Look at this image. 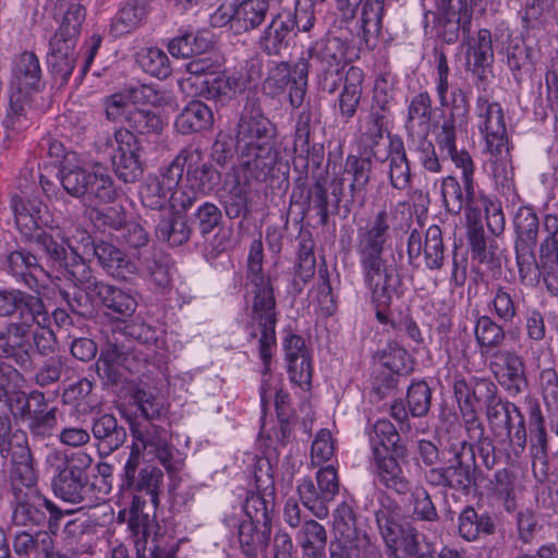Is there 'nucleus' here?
<instances>
[{
    "label": "nucleus",
    "mask_w": 558,
    "mask_h": 558,
    "mask_svg": "<svg viewBox=\"0 0 558 558\" xmlns=\"http://www.w3.org/2000/svg\"><path fill=\"white\" fill-rule=\"evenodd\" d=\"M424 252L426 267L430 270L440 269L444 265L445 245L441 229L433 225L425 232L424 242L421 233L414 229L409 233L407 240L408 262L411 266L417 267V259Z\"/></svg>",
    "instance_id": "nucleus-16"
},
{
    "label": "nucleus",
    "mask_w": 558,
    "mask_h": 558,
    "mask_svg": "<svg viewBox=\"0 0 558 558\" xmlns=\"http://www.w3.org/2000/svg\"><path fill=\"white\" fill-rule=\"evenodd\" d=\"M468 242L474 260L480 264H495L497 262L495 246L493 243L487 244L484 228L480 221L469 222Z\"/></svg>",
    "instance_id": "nucleus-56"
},
{
    "label": "nucleus",
    "mask_w": 558,
    "mask_h": 558,
    "mask_svg": "<svg viewBox=\"0 0 558 558\" xmlns=\"http://www.w3.org/2000/svg\"><path fill=\"white\" fill-rule=\"evenodd\" d=\"M135 547L137 558H177L178 544L175 541L166 534L150 535L147 526L143 529Z\"/></svg>",
    "instance_id": "nucleus-42"
},
{
    "label": "nucleus",
    "mask_w": 558,
    "mask_h": 558,
    "mask_svg": "<svg viewBox=\"0 0 558 558\" xmlns=\"http://www.w3.org/2000/svg\"><path fill=\"white\" fill-rule=\"evenodd\" d=\"M389 149V155L383 157L389 161V182L393 189L403 191L410 186L412 174L402 140L390 138Z\"/></svg>",
    "instance_id": "nucleus-40"
},
{
    "label": "nucleus",
    "mask_w": 558,
    "mask_h": 558,
    "mask_svg": "<svg viewBox=\"0 0 558 558\" xmlns=\"http://www.w3.org/2000/svg\"><path fill=\"white\" fill-rule=\"evenodd\" d=\"M464 44L466 45V70L472 72L478 81H486L494 62L490 31L481 28L476 37H464Z\"/></svg>",
    "instance_id": "nucleus-24"
},
{
    "label": "nucleus",
    "mask_w": 558,
    "mask_h": 558,
    "mask_svg": "<svg viewBox=\"0 0 558 558\" xmlns=\"http://www.w3.org/2000/svg\"><path fill=\"white\" fill-rule=\"evenodd\" d=\"M440 193L444 207L451 215H459L464 207L475 202V182H472V194L461 185L457 178L448 175L441 180Z\"/></svg>",
    "instance_id": "nucleus-47"
},
{
    "label": "nucleus",
    "mask_w": 558,
    "mask_h": 558,
    "mask_svg": "<svg viewBox=\"0 0 558 558\" xmlns=\"http://www.w3.org/2000/svg\"><path fill=\"white\" fill-rule=\"evenodd\" d=\"M361 11V32L366 45L376 39L383 26L385 0H363Z\"/></svg>",
    "instance_id": "nucleus-55"
},
{
    "label": "nucleus",
    "mask_w": 558,
    "mask_h": 558,
    "mask_svg": "<svg viewBox=\"0 0 558 558\" xmlns=\"http://www.w3.org/2000/svg\"><path fill=\"white\" fill-rule=\"evenodd\" d=\"M359 262L371 302L385 305L388 298L399 293L402 280L395 263H388L385 256L361 258Z\"/></svg>",
    "instance_id": "nucleus-8"
},
{
    "label": "nucleus",
    "mask_w": 558,
    "mask_h": 558,
    "mask_svg": "<svg viewBox=\"0 0 558 558\" xmlns=\"http://www.w3.org/2000/svg\"><path fill=\"white\" fill-rule=\"evenodd\" d=\"M17 189L22 195H14L11 206L14 211L15 223L26 240H33L35 232V205L29 198L34 191L33 169L25 168L17 179Z\"/></svg>",
    "instance_id": "nucleus-22"
},
{
    "label": "nucleus",
    "mask_w": 558,
    "mask_h": 558,
    "mask_svg": "<svg viewBox=\"0 0 558 558\" xmlns=\"http://www.w3.org/2000/svg\"><path fill=\"white\" fill-rule=\"evenodd\" d=\"M92 433L94 438L99 440L108 452L119 449L126 440L125 428L119 425L117 418L111 414L95 417Z\"/></svg>",
    "instance_id": "nucleus-48"
},
{
    "label": "nucleus",
    "mask_w": 558,
    "mask_h": 558,
    "mask_svg": "<svg viewBox=\"0 0 558 558\" xmlns=\"http://www.w3.org/2000/svg\"><path fill=\"white\" fill-rule=\"evenodd\" d=\"M502 54V61L511 72L514 81L521 83L523 76L527 74L532 68V49L518 39H512L511 36L508 35V41L504 48Z\"/></svg>",
    "instance_id": "nucleus-49"
},
{
    "label": "nucleus",
    "mask_w": 558,
    "mask_h": 558,
    "mask_svg": "<svg viewBox=\"0 0 558 558\" xmlns=\"http://www.w3.org/2000/svg\"><path fill=\"white\" fill-rule=\"evenodd\" d=\"M183 157L186 163V182L194 189L206 196L219 185L221 173L209 162L202 161L201 150L184 149Z\"/></svg>",
    "instance_id": "nucleus-26"
},
{
    "label": "nucleus",
    "mask_w": 558,
    "mask_h": 558,
    "mask_svg": "<svg viewBox=\"0 0 558 558\" xmlns=\"http://www.w3.org/2000/svg\"><path fill=\"white\" fill-rule=\"evenodd\" d=\"M489 153L488 166L496 189L506 197L515 196L514 171L508 148Z\"/></svg>",
    "instance_id": "nucleus-41"
},
{
    "label": "nucleus",
    "mask_w": 558,
    "mask_h": 558,
    "mask_svg": "<svg viewBox=\"0 0 558 558\" xmlns=\"http://www.w3.org/2000/svg\"><path fill=\"white\" fill-rule=\"evenodd\" d=\"M138 64L144 72L160 80L169 77L172 72L168 56L156 47L142 52L138 57Z\"/></svg>",
    "instance_id": "nucleus-63"
},
{
    "label": "nucleus",
    "mask_w": 558,
    "mask_h": 558,
    "mask_svg": "<svg viewBox=\"0 0 558 558\" xmlns=\"http://www.w3.org/2000/svg\"><path fill=\"white\" fill-rule=\"evenodd\" d=\"M51 266L58 265L60 267H64L70 278L75 282V287H85L92 291H96L98 287L104 282L98 280L94 274L90 266L86 263V260L77 255L76 253H71V256H68V252L65 251V259L61 263L50 262Z\"/></svg>",
    "instance_id": "nucleus-52"
},
{
    "label": "nucleus",
    "mask_w": 558,
    "mask_h": 558,
    "mask_svg": "<svg viewBox=\"0 0 558 558\" xmlns=\"http://www.w3.org/2000/svg\"><path fill=\"white\" fill-rule=\"evenodd\" d=\"M490 295L487 306L490 316L498 322L513 324L525 313L526 299L523 290L497 283L493 286Z\"/></svg>",
    "instance_id": "nucleus-20"
},
{
    "label": "nucleus",
    "mask_w": 558,
    "mask_h": 558,
    "mask_svg": "<svg viewBox=\"0 0 558 558\" xmlns=\"http://www.w3.org/2000/svg\"><path fill=\"white\" fill-rule=\"evenodd\" d=\"M93 254L102 269L111 277L128 280L136 271L135 264L120 248L109 242H93Z\"/></svg>",
    "instance_id": "nucleus-33"
},
{
    "label": "nucleus",
    "mask_w": 558,
    "mask_h": 558,
    "mask_svg": "<svg viewBox=\"0 0 558 558\" xmlns=\"http://www.w3.org/2000/svg\"><path fill=\"white\" fill-rule=\"evenodd\" d=\"M213 122L211 109L199 100H193L177 117L174 125L180 133L190 134L208 129Z\"/></svg>",
    "instance_id": "nucleus-44"
},
{
    "label": "nucleus",
    "mask_w": 558,
    "mask_h": 558,
    "mask_svg": "<svg viewBox=\"0 0 558 558\" xmlns=\"http://www.w3.org/2000/svg\"><path fill=\"white\" fill-rule=\"evenodd\" d=\"M37 499H40L43 501L44 508L48 511L49 517H46V513L41 512L39 513L37 511V526L43 524L47 525L48 531H37V548L41 547V550L47 554H53L51 551L52 549V539L50 534H57L59 526H60V520L63 517V512L49 499H47L44 496H40L37 493Z\"/></svg>",
    "instance_id": "nucleus-51"
},
{
    "label": "nucleus",
    "mask_w": 558,
    "mask_h": 558,
    "mask_svg": "<svg viewBox=\"0 0 558 558\" xmlns=\"http://www.w3.org/2000/svg\"><path fill=\"white\" fill-rule=\"evenodd\" d=\"M99 305L104 306L117 319L131 317L136 307L135 298L119 287L102 282L96 290Z\"/></svg>",
    "instance_id": "nucleus-38"
},
{
    "label": "nucleus",
    "mask_w": 558,
    "mask_h": 558,
    "mask_svg": "<svg viewBox=\"0 0 558 558\" xmlns=\"http://www.w3.org/2000/svg\"><path fill=\"white\" fill-rule=\"evenodd\" d=\"M47 262L61 263L65 259V247L58 227V219L44 203L37 205V256Z\"/></svg>",
    "instance_id": "nucleus-17"
},
{
    "label": "nucleus",
    "mask_w": 558,
    "mask_h": 558,
    "mask_svg": "<svg viewBox=\"0 0 558 558\" xmlns=\"http://www.w3.org/2000/svg\"><path fill=\"white\" fill-rule=\"evenodd\" d=\"M239 169L255 181L265 182L275 175L279 153L275 140H255L252 143L236 140Z\"/></svg>",
    "instance_id": "nucleus-9"
},
{
    "label": "nucleus",
    "mask_w": 558,
    "mask_h": 558,
    "mask_svg": "<svg viewBox=\"0 0 558 558\" xmlns=\"http://www.w3.org/2000/svg\"><path fill=\"white\" fill-rule=\"evenodd\" d=\"M289 89L288 99L293 108H300L307 90V65L304 57L293 65L286 61H270L267 65L263 92L270 98H277Z\"/></svg>",
    "instance_id": "nucleus-7"
},
{
    "label": "nucleus",
    "mask_w": 558,
    "mask_h": 558,
    "mask_svg": "<svg viewBox=\"0 0 558 558\" xmlns=\"http://www.w3.org/2000/svg\"><path fill=\"white\" fill-rule=\"evenodd\" d=\"M192 232L186 216L181 211L171 210L160 218L155 229L157 239L173 247L187 243Z\"/></svg>",
    "instance_id": "nucleus-37"
},
{
    "label": "nucleus",
    "mask_w": 558,
    "mask_h": 558,
    "mask_svg": "<svg viewBox=\"0 0 558 558\" xmlns=\"http://www.w3.org/2000/svg\"><path fill=\"white\" fill-rule=\"evenodd\" d=\"M268 9V0H242L234 5L231 27L238 32L254 29L264 22Z\"/></svg>",
    "instance_id": "nucleus-45"
},
{
    "label": "nucleus",
    "mask_w": 558,
    "mask_h": 558,
    "mask_svg": "<svg viewBox=\"0 0 558 558\" xmlns=\"http://www.w3.org/2000/svg\"><path fill=\"white\" fill-rule=\"evenodd\" d=\"M134 437L140 444L134 445L133 448L138 447L148 454H154L167 471L174 470L172 463L174 447L169 442V434L165 427L150 423L144 430L135 432Z\"/></svg>",
    "instance_id": "nucleus-27"
},
{
    "label": "nucleus",
    "mask_w": 558,
    "mask_h": 558,
    "mask_svg": "<svg viewBox=\"0 0 558 558\" xmlns=\"http://www.w3.org/2000/svg\"><path fill=\"white\" fill-rule=\"evenodd\" d=\"M371 172L372 162L369 158H357V156L351 155L347 158L343 177L331 180L330 193H328L326 187V180L320 178L307 190V194L304 197L305 183L302 181V178H299L291 194L290 203L298 204L303 201L306 204L303 215L315 210L319 217L320 225L326 226L329 220V213H339L345 181H349L350 189V198L344 204L345 211L349 213L354 205H357V207L364 206Z\"/></svg>",
    "instance_id": "nucleus-1"
},
{
    "label": "nucleus",
    "mask_w": 558,
    "mask_h": 558,
    "mask_svg": "<svg viewBox=\"0 0 558 558\" xmlns=\"http://www.w3.org/2000/svg\"><path fill=\"white\" fill-rule=\"evenodd\" d=\"M335 541L330 543V558H373L379 547L367 532L357 526L353 507L342 501L333 511Z\"/></svg>",
    "instance_id": "nucleus-4"
},
{
    "label": "nucleus",
    "mask_w": 558,
    "mask_h": 558,
    "mask_svg": "<svg viewBox=\"0 0 558 558\" xmlns=\"http://www.w3.org/2000/svg\"><path fill=\"white\" fill-rule=\"evenodd\" d=\"M114 141L117 148L110 153L111 163L116 175L125 183L140 180L144 173V167L140 158L141 144L132 133L124 130H116Z\"/></svg>",
    "instance_id": "nucleus-13"
},
{
    "label": "nucleus",
    "mask_w": 558,
    "mask_h": 558,
    "mask_svg": "<svg viewBox=\"0 0 558 558\" xmlns=\"http://www.w3.org/2000/svg\"><path fill=\"white\" fill-rule=\"evenodd\" d=\"M527 415L531 454L534 458L545 457L547 454L548 441L545 428V418L542 414L538 402L530 403Z\"/></svg>",
    "instance_id": "nucleus-54"
},
{
    "label": "nucleus",
    "mask_w": 558,
    "mask_h": 558,
    "mask_svg": "<svg viewBox=\"0 0 558 558\" xmlns=\"http://www.w3.org/2000/svg\"><path fill=\"white\" fill-rule=\"evenodd\" d=\"M380 364L393 375L407 374L412 369V359L408 351L397 342H389L377 353Z\"/></svg>",
    "instance_id": "nucleus-62"
},
{
    "label": "nucleus",
    "mask_w": 558,
    "mask_h": 558,
    "mask_svg": "<svg viewBox=\"0 0 558 558\" xmlns=\"http://www.w3.org/2000/svg\"><path fill=\"white\" fill-rule=\"evenodd\" d=\"M76 44V39L58 36H52L49 41L47 65L54 78L59 80L61 84L68 82L74 70L77 58Z\"/></svg>",
    "instance_id": "nucleus-28"
},
{
    "label": "nucleus",
    "mask_w": 558,
    "mask_h": 558,
    "mask_svg": "<svg viewBox=\"0 0 558 558\" xmlns=\"http://www.w3.org/2000/svg\"><path fill=\"white\" fill-rule=\"evenodd\" d=\"M58 173L63 189L74 197L86 195L90 171L78 166H62Z\"/></svg>",
    "instance_id": "nucleus-64"
},
{
    "label": "nucleus",
    "mask_w": 558,
    "mask_h": 558,
    "mask_svg": "<svg viewBox=\"0 0 558 558\" xmlns=\"http://www.w3.org/2000/svg\"><path fill=\"white\" fill-rule=\"evenodd\" d=\"M251 180L254 179L246 173H244L242 180L241 170L235 166L226 172L220 205L229 219H246L250 216L252 203Z\"/></svg>",
    "instance_id": "nucleus-14"
},
{
    "label": "nucleus",
    "mask_w": 558,
    "mask_h": 558,
    "mask_svg": "<svg viewBox=\"0 0 558 558\" xmlns=\"http://www.w3.org/2000/svg\"><path fill=\"white\" fill-rule=\"evenodd\" d=\"M62 360L59 354H51L46 357H37V386L47 388L37 390V403L57 402L60 395V377Z\"/></svg>",
    "instance_id": "nucleus-31"
},
{
    "label": "nucleus",
    "mask_w": 558,
    "mask_h": 558,
    "mask_svg": "<svg viewBox=\"0 0 558 558\" xmlns=\"http://www.w3.org/2000/svg\"><path fill=\"white\" fill-rule=\"evenodd\" d=\"M450 451L453 457L449 464L426 471L425 481L434 487L469 495L476 486L477 464L474 446L463 440L452 445Z\"/></svg>",
    "instance_id": "nucleus-5"
},
{
    "label": "nucleus",
    "mask_w": 558,
    "mask_h": 558,
    "mask_svg": "<svg viewBox=\"0 0 558 558\" xmlns=\"http://www.w3.org/2000/svg\"><path fill=\"white\" fill-rule=\"evenodd\" d=\"M283 350L290 379L298 385L310 383L312 365L304 339L292 333L287 336L283 340Z\"/></svg>",
    "instance_id": "nucleus-32"
},
{
    "label": "nucleus",
    "mask_w": 558,
    "mask_h": 558,
    "mask_svg": "<svg viewBox=\"0 0 558 558\" xmlns=\"http://www.w3.org/2000/svg\"><path fill=\"white\" fill-rule=\"evenodd\" d=\"M268 497L269 498H266L258 493H250L243 507L247 520H244L243 522L271 525V514L275 504L271 495Z\"/></svg>",
    "instance_id": "nucleus-60"
},
{
    "label": "nucleus",
    "mask_w": 558,
    "mask_h": 558,
    "mask_svg": "<svg viewBox=\"0 0 558 558\" xmlns=\"http://www.w3.org/2000/svg\"><path fill=\"white\" fill-rule=\"evenodd\" d=\"M547 210L544 228L548 236L541 244V260L547 289L558 294V201L547 205Z\"/></svg>",
    "instance_id": "nucleus-19"
},
{
    "label": "nucleus",
    "mask_w": 558,
    "mask_h": 558,
    "mask_svg": "<svg viewBox=\"0 0 558 558\" xmlns=\"http://www.w3.org/2000/svg\"><path fill=\"white\" fill-rule=\"evenodd\" d=\"M368 435L372 446V454H375V449H378V451H386L398 457H405L407 447L401 442L397 428L389 420H378L373 425Z\"/></svg>",
    "instance_id": "nucleus-43"
},
{
    "label": "nucleus",
    "mask_w": 558,
    "mask_h": 558,
    "mask_svg": "<svg viewBox=\"0 0 558 558\" xmlns=\"http://www.w3.org/2000/svg\"><path fill=\"white\" fill-rule=\"evenodd\" d=\"M88 217L97 229L117 234L125 223L128 214L124 206L114 204L102 208L93 207L88 210Z\"/></svg>",
    "instance_id": "nucleus-57"
},
{
    "label": "nucleus",
    "mask_w": 558,
    "mask_h": 558,
    "mask_svg": "<svg viewBox=\"0 0 558 558\" xmlns=\"http://www.w3.org/2000/svg\"><path fill=\"white\" fill-rule=\"evenodd\" d=\"M141 463V449L132 448L129 459L124 465V482L128 488L136 492H145L154 507L159 504V493L161 492L163 473L153 465H146L138 472Z\"/></svg>",
    "instance_id": "nucleus-18"
},
{
    "label": "nucleus",
    "mask_w": 558,
    "mask_h": 558,
    "mask_svg": "<svg viewBox=\"0 0 558 558\" xmlns=\"http://www.w3.org/2000/svg\"><path fill=\"white\" fill-rule=\"evenodd\" d=\"M496 520L488 512H477L472 506H466L458 517V533L466 542H476L495 534Z\"/></svg>",
    "instance_id": "nucleus-34"
},
{
    "label": "nucleus",
    "mask_w": 558,
    "mask_h": 558,
    "mask_svg": "<svg viewBox=\"0 0 558 558\" xmlns=\"http://www.w3.org/2000/svg\"><path fill=\"white\" fill-rule=\"evenodd\" d=\"M120 130L133 135L159 134L162 131V122L159 116L150 110L130 109L125 116V126Z\"/></svg>",
    "instance_id": "nucleus-58"
},
{
    "label": "nucleus",
    "mask_w": 558,
    "mask_h": 558,
    "mask_svg": "<svg viewBox=\"0 0 558 558\" xmlns=\"http://www.w3.org/2000/svg\"><path fill=\"white\" fill-rule=\"evenodd\" d=\"M315 22L312 0H296L293 10L278 12L259 37L258 47L268 56H279L288 47L291 32H308Z\"/></svg>",
    "instance_id": "nucleus-6"
},
{
    "label": "nucleus",
    "mask_w": 558,
    "mask_h": 558,
    "mask_svg": "<svg viewBox=\"0 0 558 558\" xmlns=\"http://www.w3.org/2000/svg\"><path fill=\"white\" fill-rule=\"evenodd\" d=\"M147 15V4L144 0L126 2L117 13L112 22V31L121 36L137 28Z\"/></svg>",
    "instance_id": "nucleus-53"
},
{
    "label": "nucleus",
    "mask_w": 558,
    "mask_h": 558,
    "mask_svg": "<svg viewBox=\"0 0 558 558\" xmlns=\"http://www.w3.org/2000/svg\"><path fill=\"white\" fill-rule=\"evenodd\" d=\"M271 538V525L241 522L238 525V541L246 558H258L267 553Z\"/></svg>",
    "instance_id": "nucleus-35"
},
{
    "label": "nucleus",
    "mask_w": 558,
    "mask_h": 558,
    "mask_svg": "<svg viewBox=\"0 0 558 558\" xmlns=\"http://www.w3.org/2000/svg\"><path fill=\"white\" fill-rule=\"evenodd\" d=\"M213 45L208 33L182 32L168 44V50L175 58H193L206 52Z\"/></svg>",
    "instance_id": "nucleus-50"
},
{
    "label": "nucleus",
    "mask_w": 558,
    "mask_h": 558,
    "mask_svg": "<svg viewBox=\"0 0 558 558\" xmlns=\"http://www.w3.org/2000/svg\"><path fill=\"white\" fill-rule=\"evenodd\" d=\"M397 458L399 457L391 452L375 449V454H372V471L380 485L398 495H405L411 492V482Z\"/></svg>",
    "instance_id": "nucleus-23"
},
{
    "label": "nucleus",
    "mask_w": 558,
    "mask_h": 558,
    "mask_svg": "<svg viewBox=\"0 0 558 558\" xmlns=\"http://www.w3.org/2000/svg\"><path fill=\"white\" fill-rule=\"evenodd\" d=\"M13 464V493L15 497L14 520L25 525L32 521V508L35 500V470L33 454L26 433L16 429L9 439L8 456Z\"/></svg>",
    "instance_id": "nucleus-3"
},
{
    "label": "nucleus",
    "mask_w": 558,
    "mask_h": 558,
    "mask_svg": "<svg viewBox=\"0 0 558 558\" xmlns=\"http://www.w3.org/2000/svg\"><path fill=\"white\" fill-rule=\"evenodd\" d=\"M264 251L260 240H253L247 256V284L253 295L252 326H257L259 356L264 365L263 373L270 368L272 348L276 345V298L271 278L263 272Z\"/></svg>",
    "instance_id": "nucleus-2"
},
{
    "label": "nucleus",
    "mask_w": 558,
    "mask_h": 558,
    "mask_svg": "<svg viewBox=\"0 0 558 558\" xmlns=\"http://www.w3.org/2000/svg\"><path fill=\"white\" fill-rule=\"evenodd\" d=\"M348 45L339 37H329L325 40L316 43L308 49V56H317L322 60L345 68L348 64L347 58Z\"/></svg>",
    "instance_id": "nucleus-61"
},
{
    "label": "nucleus",
    "mask_w": 558,
    "mask_h": 558,
    "mask_svg": "<svg viewBox=\"0 0 558 558\" xmlns=\"http://www.w3.org/2000/svg\"><path fill=\"white\" fill-rule=\"evenodd\" d=\"M86 195L105 204L113 202L117 197L112 178L102 167L96 165L90 171Z\"/></svg>",
    "instance_id": "nucleus-59"
},
{
    "label": "nucleus",
    "mask_w": 558,
    "mask_h": 558,
    "mask_svg": "<svg viewBox=\"0 0 558 558\" xmlns=\"http://www.w3.org/2000/svg\"><path fill=\"white\" fill-rule=\"evenodd\" d=\"M211 78L203 81L198 95L215 100L220 104H226L236 96V94L245 90L247 82L241 72H220L214 74Z\"/></svg>",
    "instance_id": "nucleus-29"
},
{
    "label": "nucleus",
    "mask_w": 558,
    "mask_h": 558,
    "mask_svg": "<svg viewBox=\"0 0 558 558\" xmlns=\"http://www.w3.org/2000/svg\"><path fill=\"white\" fill-rule=\"evenodd\" d=\"M54 494L71 504L84 500L86 478L81 468L71 465L64 473L51 483Z\"/></svg>",
    "instance_id": "nucleus-46"
},
{
    "label": "nucleus",
    "mask_w": 558,
    "mask_h": 558,
    "mask_svg": "<svg viewBox=\"0 0 558 558\" xmlns=\"http://www.w3.org/2000/svg\"><path fill=\"white\" fill-rule=\"evenodd\" d=\"M255 140H275V126L260 109L257 98L247 99L236 125V140L252 143Z\"/></svg>",
    "instance_id": "nucleus-25"
},
{
    "label": "nucleus",
    "mask_w": 558,
    "mask_h": 558,
    "mask_svg": "<svg viewBox=\"0 0 558 558\" xmlns=\"http://www.w3.org/2000/svg\"><path fill=\"white\" fill-rule=\"evenodd\" d=\"M363 81V70L355 65H350L345 71L343 88L338 98L339 112L345 122L356 114L362 97Z\"/></svg>",
    "instance_id": "nucleus-36"
},
{
    "label": "nucleus",
    "mask_w": 558,
    "mask_h": 558,
    "mask_svg": "<svg viewBox=\"0 0 558 558\" xmlns=\"http://www.w3.org/2000/svg\"><path fill=\"white\" fill-rule=\"evenodd\" d=\"M396 220L397 211L383 207L364 226L357 228L355 250L359 259L384 256Z\"/></svg>",
    "instance_id": "nucleus-10"
},
{
    "label": "nucleus",
    "mask_w": 558,
    "mask_h": 558,
    "mask_svg": "<svg viewBox=\"0 0 558 558\" xmlns=\"http://www.w3.org/2000/svg\"><path fill=\"white\" fill-rule=\"evenodd\" d=\"M432 116V98L427 92H421L411 98L405 121V129L411 141H414V135L428 134Z\"/></svg>",
    "instance_id": "nucleus-39"
},
{
    "label": "nucleus",
    "mask_w": 558,
    "mask_h": 558,
    "mask_svg": "<svg viewBox=\"0 0 558 558\" xmlns=\"http://www.w3.org/2000/svg\"><path fill=\"white\" fill-rule=\"evenodd\" d=\"M10 108L15 116L34 109L35 53L25 51L15 61L11 82Z\"/></svg>",
    "instance_id": "nucleus-12"
},
{
    "label": "nucleus",
    "mask_w": 558,
    "mask_h": 558,
    "mask_svg": "<svg viewBox=\"0 0 558 558\" xmlns=\"http://www.w3.org/2000/svg\"><path fill=\"white\" fill-rule=\"evenodd\" d=\"M459 9H453V0H435L438 12L437 35L446 44L452 45L459 40L460 32L464 37L470 36L474 0H458Z\"/></svg>",
    "instance_id": "nucleus-11"
},
{
    "label": "nucleus",
    "mask_w": 558,
    "mask_h": 558,
    "mask_svg": "<svg viewBox=\"0 0 558 558\" xmlns=\"http://www.w3.org/2000/svg\"><path fill=\"white\" fill-rule=\"evenodd\" d=\"M505 325L490 315H477L474 337L482 357L488 359L495 353L504 351L501 347L507 338Z\"/></svg>",
    "instance_id": "nucleus-30"
},
{
    "label": "nucleus",
    "mask_w": 558,
    "mask_h": 558,
    "mask_svg": "<svg viewBox=\"0 0 558 558\" xmlns=\"http://www.w3.org/2000/svg\"><path fill=\"white\" fill-rule=\"evenodd\" d=\"M489 369L498 384L508 392L515 397L523 392L527 387L525 376V364L514 350H504L488 357Z\"/></svg>",
    "instance_id": "nucleus-15"
},
{
    "label": "nucleus",
    "mask_w": 558,
    "mask_h": 558,
    "mask_svg": "<svg viewBox=\"0 0 558 558\" xmlns=\"http://www.w3.org/2000/svg\"><path fill=\"white\" fill-rule=\"evenodd\" d=\"M476 109L480 118L478 128L485 136L488 150L499 151L505 148L507 130L501 106L498 102H489L485 97H478Z\"/></svg>",
    "instance_id": "nucleus-21"
}]
</instances>
